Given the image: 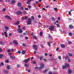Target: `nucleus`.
<instances>
[{
	"label": "nucleus",
	"mask_w": 74,
	"mask_h": 74,
	"mask_svg": "<svg viewBox=\"0 0 74 74\" xmlns=\"http://www.w3.org/2000/svg\"><path fill=\"white\" fill-rule=\"evenodd\" d=\"M40 66L39 67V69H43L44 68V65L42 64H40Z\"/></svg>",
	"instance_id": "f257e3e1"
},
{
	"label": "nucleus",
	"mask_w": 74,
	"mask_h": 74,
	"mask_svg": "<svg viewBox=\"0 0 74 74\" xmlns=\"http://www.w3.org/2000/svg\"><path fill=\"white\" fill-rule=\"evenodd\" d=\"M33 49H35L36 51H37V45H34L33 46Z\"/></svg>",
	"instance_id": "f03ea898"
},
{
	"label": "nucleus",
	"mask_w": 74,
	"mask_h": 74,
	"mask_svg": "<svg viewBox=\"0 0 74 74\" xmlns=\"http://www.w3.org/2000/svg\"><path fill=\"white\" fill-rule=\"evenodd\" d=\"M16 14L17 15H22V12L20 11H17L16 12Z\"/></svg>",
	"instance_id": "7ed1b4c3"
},
{
	"label": "nucleus",
	"mask_w": 74,
	"mask_h": 74,
	"mask_svg": "<svg viewBox=\"0 0 74 74\" xmlns=\"http://www.w3.org/2000/svg\"><path fill=\"white\" fill-rule=\"evenodd\" d=\"M30 60V59L29 58H27V60H23V62L24 63H27Z\"/></svg>",
	"instance_id": "20e7f679"
},
{
	"label": "nucleus",
	"mask_w": 74,
	"mask_h": 74,
	"mask_svg": "<svg viewBox=\"0 0 74 74\" xmlns=\"http://www.w3.org/2000/svg\"><path fill=\"white\" fill-rule=\"evenodd\" d=\"M54 29V27L53 26V25H51L49 28V30H52Z\"/></svg>",
	"instance_id": "39448f33"
},
{
	"label": "nucleus",
	"mask_w": 74,
	"mask_h": 74,
	"mask_svg": "<svg viewBox=\"0 0 74 74\" xmlns=\"http://www.w3.org/2000/svg\"><path fill=\"white\" fill-rule=\"evenodd\" d=\"M13 43L15 45H18V42H17V41L16 40H14L13 41Z\"/></svg>",
	"instance_id": "423d86ee"
},
{
	"label": "nucleus",
	"mask_w": 74,
	"mask_h": 74,
	"mask_svg": "<svg viewBox=\"0 0 74 74\" xmlns=\"http://www.w3.org/2000/svg\"><path fill=\"white\" fill-rule=\"evenodd\" d=\"M31 24V19L30 18H29L28 19V22L27 23V25H29Z\"/></svg>",
	"instance_id": "0eeeda50"
},
{
	"label": "nucleus",
	"mask_w": 74,
	"mask_h": 74,
	"mask_svg": "<svg viewBox=\"0 0 74 74\" xmlns=\"http://www.w3.org/2000/svg\"><path fill=\"white\" fill-rule=\"evenodd\" d=\"M5 18H8V19H11V18L9 16L6 15L5 16Z\"/></svg>",
	"instance_id": "6e6552de"
},
{
	"label": "nucleus",
	"mask_w": 74,
	"mask_h": 74,
	"mask_svg": "<svg viewBox=\"0 0 74 74\" xmlns=\"http://www.w3.org/2000/svg\"><path fill=\"white\" fill-rule=\"evenodd\" d=\"M18 32H19V33H22V32H23V31H22V30L20 28H19L18 29Z\"/></svg>",
	"instance_id": "1a4fd4ad"
},
{
	"label": "nucleus",
	"mask_w": 74,
	"mask_h": 74,
	"mask_svg": "<svg viewBox=\"0 0 74 74\" xmlns=\"http://www.w3.org/2000/svg\"><path fill=\"white\" fill-rule=\"evenodd\" d=\"M26 51L23 50L22 51V55H25V53H26Z\"/></svg>",
	"instance_id": "9d476101"
},
{
	"label": "nucleus",
	"mask_w": 74,
	"mask_h": 74,
	"mask_svg": "<svg viewBox=\"0 0 74 74\" xmlns=\"http://www.w3.org/2000/svg\"><path fill=\"white\" fill-rule=\"evenodd\" d=\"M32 2V0H28L27 2V4H30V3Z\"/></svg>",
	"instance_id": "9b49d317"
},
{
	"label": "nucleus",
	"mask_w": 74,
	"mask_h": 74,
	"mask_svg": "<svg viewBox=\"0 0 74 74\" xmlns=\"http://www.w3.org/2000/svg\"><path fill=\"white\" fill-rule=\"evenodd\" d=\"M19 23H20V21H18L16 22L15 23V24L16 25H18L19 24Z\"/></svg>",
	"instance_id": "f8f14e48"
},
{
	"label": "nucleus",
	"mask_w": 74,
	"mask_h": 74,
	"mask_svg": "<svg viewBox=\"0 0 74 74\" xmlns=\"http://www.w3.org/2000/svg\"><path fill=\"white\" fill-rule=\"evenodd\" d=\"M10 59H12V60H14L15 59V57H14V56H10Z\"/></svg>",
	"instance_id": "ddd939ff"
},
{
	"label": "nucleus",
	"mask_w": 74,
	"mask_h": 74,
	"mask_svg": "<svg viewBox=\"0 0 74 74\" xmlns=\"http://www.w3.org/2000/svg\"><path fill=\"white\" fill-rule=\"evenodd\" d=\"M3 73H5V74H8V72L7 70H3Z\"/></svg>",
	"instance_id": "4468645a"
},
{
	"label": "nucleus",
	"mask_w": 74,
	"mask_h": 74,
	"mask_svg": "<svg viewBox=\"0 0 74 74\" xmlns=\"http://www.w3.org/2000/svg\"><path fill=\"white\" fill-rule=\"evenodd\" d=\"M17 5L18 7H20V6L22 5V3H21V2H19L18 3Z\"/></svg>",
	"instance_id": "2eb2a0df"
},
{
	"label": "nucleus",
	"mask_w": 74,
	"mask_h": 74,
	"mask_svg": "<svg viewBox=\"0 0 74 74\" xmlns=\"http://www.w3.org/2000/svg\"><path fill=\"white\" fill-rule=\"evenodd\" d=\"M61 48H64V47H65V45L64 44L61 45Z\"/></svg>",
	"instance_id": "dca6fc26"
},
{
	"label": "nucleus",
	"mask_w": 74,
	"mask_h": 74,
	"mask_svg": "<svg viewBox=\"0 0 74 74\" xmlns=\"http://www.w3.org/2000/svg\"><path fill=\"white\" fill-rule=\"evenodd\" d=\"M49 37L50 39H52V37L51 36V34H49Z\"/></svg>",
	"instance_id": "f3484780"
},
{
	"label": "nucleus",
	"mask_w": 74,
	"mask_h": 74,
	"mask_svg": "<svg viewBox=\"0 0 74 74\" xmlns=\"http://www.w3.org/2000/svg\"><path fill=\"white\" fill-rule=\"evenodd\" d=\"M51 19L52 20V21H55V18L53 17H52L51 18Z\"/></svg>",
	"instance_id": "a211bd4d"
},
{
	"label": "nucleus",
	"mask_w": 74,
	"mask_h": 74,
	"mask_svg": "<svg viewBox=\"0 0 74 74\" xmlns=\"http://www.w3.org/2000/svg\"><path fill=\"white\" fill-rule=\"evenodd\" d=\"M69 27H70V29H72L73 28V26L72 25H71L69 26Z\"/></svg>",
	"instance_id": "6ab92c4d"
},
{
	"label": "nucleus",
	"mask_w": 74,
	"mask_h": 74,
	"mask_svg": "<svg viewBox=\"0 0 74 74\" xmlns=\"http://www.w3.org/2000/svg\"><path fill=\"white\" fill-rule=\"evenodd\" d=\"M65 66L66 67H69V64H65Z\"/></svg>",
	"instance_id": "aec40b11"
},
{
	"label": "nucleus",
	"mask_w": 74,
	"mask_h": 74,
	"mask_svg": "<svg viewBox=\"0 0 74 74\" xmlns=\"http://www.w3.org/2000/svg\"><path fill=\"white\" fill-rule=\"evenodd\" d=\"M22 45H23V47H25L26 46V44H25L24 43H23Z\"/></svg>",
	"instance_id": "412c9836"
},
{
	"label": "nucleus",
	"mask_w": 74,
	"mask_h": 74,
	"mask_svg": "<svg viewBox=\"0 0 74 74\" xmlns=\"http://www.w3.org/2000/svg\"><path fill=\"white\" fill-rule=\"evenodd\" d=\"M69 36H71L73 35V34L71 32H69Z\"/></svg>",
	"instance_id": "4be33fe9"
},
{
	"label": "nucleus",
	"mask_w": 74,
	"mask_h": 74,
	"mask_svg": "<svg viewBox=\"0 0 74 74\" xmlns=\"http://www.w3.org/2000/svg\"><path fill=\"white\" fill-rule=\"evenodd\" d=\"M48 71V69H46L45 70V71L43 72V73H47Z\"/></svg>",
	"instance_id": "5701e85b"
},
{
	"label": "nucleus",
	"mask_w": 74,
	"mask_h": 74,
	"mask_svg": "<svg viewBox=\"0 0 74 74\" xmlns=\"http://www.w3.org/2000/svg\"><path fill=\"white\" fill-rule=\"evenodd\" d=\"M4 27L5 29L7 30H8V29H9V27L7 26H5Z\"/></svg>",
	"instance_id": "b1692460"
},
{
	"label": "nucleus",
	"mask_w": 74,
	"mask_h": 74,
	"mask_svg": "<svg viewBox=\"0 0 74 74\" xmlns=\"http://www.w3.org/2000/svg\"><path fill=\"white\" fill-rule=\"evenodd\" d=\"M2 58H3V54H0V58L2 59Z\"/></svg>",
	"instance_id": "393cba45"
},
{
	"label": "nucleus",
	"mask_w": 74,
	"mask_h": 74,
	"mask_svg": "<svg viewBox=\"0 0 74 74\" xmlns=\"http://www.w3.org/2000/svg\"><path fill=\"white\" fill-rule=\"evenodd\" d=\"M24 66H25V67H29V65L27 64H24Z\"/></svg>",
	"instance_id": "a878e982"
},
{
	"label": "nucleus",
	"mask_w": 74,
	"mask_h": 74,
	"mask_svg": "<svg viewBox=\"0 0 74 74\" xmlns=\"http://www.w3.org/2000/svg\"><path fill=\"white\" fill-rule=\"evenodd\" d=\"M7 69H8V70H9V69H10V66L8 65L7 66Z\"/></svg>",
	"instance_id": "bb28decb"
},
{
	"label": "nucleus",
	"mask_w": 74,
	"mask_h": 74,
	"mask_svg": "<svg viewBox=\"0 0 74 74\" xmlns=\"http://www.w3.org/2000/svg\"><path fill=\"white\" fill-rule=\"evenodd\" d=\"M62 69H66V66H62Z\"/></svg>",
	"instance_id": "cd10ccee"
},
{
	"label": "nucleus",
	"mask_w": 74,
	"mask_h": 74,
	"mask_svg": "<svg viewBox=\"0 0 74 74\" xmlns=\"http://www.w3.org/2000/svg\"><path fill=\"white\" fill-rule=\"evenodd\" d=\"M69 56H73V55H72V54H71V53H69Z\"/></svg>",
	"instance_id": "c85d7f7f"
},
{
	"label": "nucleus",
	"mask_w": 74,
	"mask_h": 74,
	"mask_svg": "<svg viewBox=\"0 0 74 74\" xmlns=\"http://www.w3.org/2000/svg\"><path fill=\"white\" fill-rule=\"evenodd\" d=\"M15 1L14 0L12 1L11 2V3H12V4H14L15 3Z\"/></svg>",
	"instance_id": "c756f323"
},
{
	"label": "nucleus",
	"mask_w": 74,
	"mask_h": 74,
	"mask_svg": "<svg viewBox=\"0 0 74 74\" xmlns=\"http://www.w3.org/2000/svg\"><path fill=\"white\" fill-rule=\"evenodd\" d=\"M33 38H34V39L36 40V39H37V36H34L33 37Z\"/></svg>",
	"instance_id": "7c9ffc66"
},
{
	"label": "nucleus",
	"mask_w": 74,
	"mask_h": 74,
	"mask_svg": "<svg viewBox=\"0 0 74 74\" xmlns=\"http://www.w3.org/2000/svg\"><path fill=\"white\" fill-rule=\"evenodd\" d=\"M0 44L2 45H4V43L3 42L0 41Z\"/></svg>",
	"instance_id": "2f4dec72"
},
{
	"label": "nucleus",
	"mask_w": 74,
	"mask_h": 74,
	"mask_svg": "<svg viewBox=\"0 0 74 74\" xmlns=\"http://www.w3.org/2000/svg\"><path fill=\"white\" fill-rule=\"evenodd\" d=\"M40 36H42V32H40Z\"/></svg>",
	"instance_id": "473e14b6"
},
{
	"label": "nucleus",
	"mask_w": 74,
	"mask_h": 74,
	"mask_svg": "<svg viewBox=\"0 0 74 74\" xmlns=\"http://www.w3.org/2000/svg\"><path fill=\"white\" fill-rule=\"evenodd\" d=\"M58 58L59 60H61V59H62V58H61V56H59L58 57Z\"/></svg>",
	"instance_id": "72a5a7b5"
},
{
	"label": "nucleus",
	"mask_w": 74,
	"mask_h": 74,
	"mask_svg": "<svg viewBox=\"0 0 74 74\" xmlns=\"http://www.w3.org/2000/svg\"><path fill=\"white\" fill-rule=\"evenodd\" d=\"M68 72L69 73V74H70V73H71V70L70 69H69L68 70Z\"/></svg>",
	"instance_id": "f704fd0d"
},
{
	"label": "nucleus",
	"mask_w": 74,
	"mask_h": 74,
	"mask_svg": "<svg viewBox=\"0 0 74 74\" xmlns=\"http://www.w3.org/2000/svg\"><path fill=\"white\" fill-rule=\"evenodd\" d=\"M68 56H66L65 58V60H67V59H68Z\"/></svg>",
	"instance_id": "c9c22d12"
},
{
	"label": "nucleus",
	"mask_w": 74,
	"mask_h": 74,
	"mask_svg": "<svg viewBox=\"0 0 74 74\" xmlns=\"http://www.w3.org/2000/svg\"><path fill=\"white\" fill-rule=\"evenodd\" d=\"M21 8L22 10H24V8H23V7H21Z\"/></svg>",
	"instance_id": "e433bc0d"
},
{
	"label": "nucleus",
	"mask_w": 74,
	"mask_h": 74,
	"mask_svg": "<svg viewBox=\"0 0 74 74\" xmlns=\"http://www.w3.org/2000/svg\"><path fill=\"white\" fill-rule=\"evenodd\" d=\"M54 11H57L58 10V8H55L53 9Z\"/></svg>",
	"instance_id": "4c0bfd02"
},
{
	"label": "nucleus",
	"mask_w": 74,
	"mask_h": 74,
	"mask_svg": "<svg viewBox=\"0 0 74 74\" xmlns=\"http://www.w3.org/2000/svg\"><path fill=\"white\" fill-rule=\"evenodd\" d=\"M3 52V49L1 48H0V52Z\"/></svg>",
	"instance_id": "58836bf2"
},
{
	"label": "nucleus",
	"mask_w": 74,
	"mask_h": 74,
	"mask_svg": "<svg viewBox=\"0 0 74 74\" xmlns=\"http://www.w3.org/2000/svg\"><path fill=\"white\" fill-rule=\"evenodd\" d=\"M6 10V8H4L3 9V10H2V11H5Z\"/></svg>",
	"instance_id": "ea45409f"
},
{
	"label": "nucleus",
	"mask_w": 74,
	"mask_h": 74,
	"mask_svg": "<svg viewBox=\"0 0 74 74\" xmlns=\"http://www.w3.org/2000/svg\"><path fill=\"white\" fill-rule=\"evenodd\" d=\"M31 19H32V20H34V16H32L31 17Z\"/></svg>",
	"instance_id": "a19ab883"
},
{
	"label": "nucleus",
	"mask_w": 74,
	"mask_h": 74,
	"mask_svg": "<svg viewBox=\"0 0 74 74\" xmlns=\"http://www.w3.org/2000/svg\"><path fill=\"white\" fill-rule=\"evenodd\" d=\"M8 62H9V61H8V60H5V62L6 63H8Z\"/></svg>",
	"instance_id": "79ce46f5"
},
{
	"label": "nucleus",
	"mask_w": 74,
	"mask_h": 74,
	"mask_svg": "<svg viewBox=\"0 0 74 74\" xmlns=\"http://www.w3.org/2000/svg\"><path fill=\"white\" fill-rule=\"evenodd\" d=\"M11 51V50L10 49H8L7 50L8 52H10Z\"/></svg>",
	"instance_id": "37998d69"
},
{
	"label": "nucleus",
	"mask_w": 74,
	"mask_h": 74,
	"mask_svg": "<svg viewBox=\"0 0 74 74\" xmlns=\"http://www.w3.org/2000/svg\"><path fill=\"white\" fill-rule=\"evenodd\" d=\"M69 15H71V12H70V11H69Z\"/></svg>",
	"instance_id": "c03bdc74"
},
{
	"label": "nucleus",
	"mask_w": 74,
	"mask_h": 74,
	"mask_svg": "<svg viewBox=\"0 0 74 74\" xmlns=\"http://www.w3.org/2000/svg\"><path fill=\"white\" fill-rule=\"evenodd\" d=\"M18 52L19 54H21V51H18Z\"/></svg>",
	"instance_id": "a18cd8bd"
},
{
	"label": "nucleus",
	"mask_w": 74,
	"mask_h": 74,
	"mask_svg": "<svg viewBox=\"0 0 74 74\" xmlns=\"http://www.w3.org/2000/svg\"><path fill=\"white\" fill-rule=\"evenodd\" d=\"M68 44H72V42H71L69 41L68 42Z\"/></svg>",
	"instance_id": "49530a36"
},
{
	"label": "nucleus",
	"mask_w": 74,
	"mask_h": 74,
	"mask_svg": "<svg viewBox=\"0 0 74 74\" xmlns=\"http://www.w3.org/2000/svg\"><path fill=\"white\" fill-rule=\"evenodd\" d=\"M52 74V72L50 71L49 72V74Z\"/></svg>",
	"instance_id": "de8ad7c7"
},
{
	"label": "nucleus",
	"mask_w": 74,
	"mask_h": 74,
	"mask_svg": "<svg viewBox=\"0 0 74 74\" xmlns=\"http://www.w3.org/2000/svg\"><path fill=\"white\" fill-rule=\"evenodd\" d=\"M48 44L49 46H51V44H50V43H49V42H48Z\"/></svg>",
	"instance_id": "09e8293b"
},
{
	"label": "nucleus",
	"mask_w": 74,
	"mask_h": 74,
	"mask_svg": "<svg viewBox=\"0 0 74 74\" xmlns=\"http://www.w3.org/2000/svg\"><path fill=\"white\" fill-rule=\"evenodd\" d=\"M42 59H43V58L42 57H40V60H41Z\"/></svg>",
	"instance_id": "8fccbe9b"
},
{
	"label": "nucleus",
	"mask_w": 74,
	"mask_h": 74,
	"mask_svg": "<svg viewBox=\"0 0 74 74\" xmlns=\"http://www.w3.org/2000/svg\"><path fill=\"white\" fill-rule=\"evenodd\" d=\"M25 10H26V11H28L29 10V9L27 8H26L25 9Z\"/></svg>",
	"instance_id": "3c124183"
},
{
	"label": "nucleus",
	"mask_w": 74,
	"mask_h": 74,
	"mask_svg": "<svg viewBox=\"0 0 74 74\" xmlns=\"http://www.w3.org/2000/svg\"><path fill=\"white\" fill-rule=\"evenodd\" d=\"M45 55L46 56H48V54H47V53H45Z\"/></svg>",
	"instance_id": "603ef678"
},
{
	"label": "nucleus",
	"mask_w": 74,
	"mask_h": 74,
	"mask_svg": "<svg viewBox=\"0 0 74 74\" xmlns=\"http://www.w3.org/2000/svg\"><path fill=\"white\" fill-rule=\"evenodd\" d=\"M36 63H37V62L36 61H34L33 62V64H36Z\"/></svg>",
	"instance_id": "864d4df0"
},
{
	"label": "nucleus",
	"mask_w": 74,
	"mask_h": 74,
	"mask_svg": "<svg viewBox=\"0 0 74 74\" xmlns=\"http://www.w3.org/2000/svg\"><path fill=\"white\" fill-rule=\"evenodd\" d=\"M1 65L2 66H3L4 65V63L2 62L1 63Z\"/></svg>",
	"instance_id": "5fc2aeb1"
},
{
	"label": "nucleus",
	"mask_w": 74,
	"mask_h": 74,
	"mask_svg": "<svg viewBox=\"0 0 74 74\" xmlns=\"http://www.w3.org/2000/svg\"><path fill=\"white\" fill-rule=\"evenodd\" d=\"M43 60L44 61V62H47V60L45 59H43Z\"/></svg>",
	"instance_id": "6e6d98bb"
},
{
	"label": "nucleus",
	"mask_w": 74,
	"mask_h": 74,
	"mask_svg": "<svg viewBox=\"0 0 74 74\" xmlns=\"http://www.w3.org/2000/svg\"><path fill=\"white\" fill-rule=\"evenodd\" d=\"M28 7L29 8H32L31 6L30 5L28 6Z\"/></svg>",
	"instance_id": "4d7b16f0"
},
{
	"label": "nucleus",
	"mask_w": 74,
	"mask_h": 74,
	"mask_svg": "<svg viewBox=\"0 0 74 74\" xmlns=\"http://www.w3.org/2000/svg\"><path fill=\"white\" fill-rule=\"evenodd\" d=\"M26 13H27L26 11H24L23 14H26Z\"/></svg>",
	"instance_id": "13d9d810"
},
{
	"label": "nucleus",
	"mask_w": 74,
	"mask_h": 74,
	"mask_svg": "<svg viewBox=\"0 0 74 74\" xmlns=\"http://www.w3.org/2000/svg\"><path fill=\"white\" fill-rule=\"evenodd\" d=\"M37 57L38 59H40V57L39 55H37Z\"/></svg>",
	"instance_id": "bf43d9fd"
},
{
	"label": "nucleus",
	"mask_w": 74,
	"mask_h": 74,
	"mask_svg": "<svg viewBox=\"0 0 74 74\" xmlns=\"http://www.w3.org/2000/svg\"><path fill=\"white\" fill-rule=\"evenodd\" d=\"M56 25L58 27H59V25L58 24H56Z\"/></svg>",
	"instance_id": "052dcab7"
},
{
	"label": "nucleus",
	"mask_w": 74,
	"mask_h": 74,
	"mask_svg": "<svg viewBox=\"0 0 74 74\" xmlns=\"http://www.w3.org/2000/svg\"><path fill=\"white\" fill-rule=\"evenodd\" d=\"M21 19L22 20H23V21H24V20H25V18H23V17H21Z\"/></svg>",
	"instance_id": "680f3d73"
},
{
	"label": "nucleus",
	"mask_w": 74,
	"mask_h": 74,
	"mask_svg": "<svg viewBox=\"0 0 74 74\" xmlns=\"http://www.w3.org/2000/svg\"><path fill=\"white\" fill-rule=\"evenodd\" d=\"M9 36H12V34L10 33L9 34Z\"/></svg>",
	"instance_id": "e2e57ef3"
},
{
	"label": "nucleus",
	"mask_w": 74,
	"mask_h": 74,
	"mask_svg": "<svg viewBox=\"0 0 74 74\" xmlns=\"http://www.w3.org/2000/svg\"><path fill=\"white\" fill-rule=\"evenodd\" d=\"M25 20L27 19V17L25 16Z\"/></svg>",
	"instance_id": "0e129e2a"
},
{
	"label": "nucleus",
	"mask_w": 74,
	"mask_h": 74,
	"mask_svg": "<svg viewBox=\"0 0 74 74\" xmlns=\"http://www.w3.org/2000/svg\"><path fill=\"white\" fill-rule=\"evenodd\" d=\"M58 21H60V17L58 18Z\"/></svg>",
	"instance_id": "69168bd1"
},
{
	"label": "nucleus",
	"mask_w": 74,
	"mask_h": 74,
	"mask_svg": "<svg viewBox=\"0 0 74 74\" xmlns=\"http://www.w3.org/2000/svg\"><path fill=\"white\" fill-rule=\"evenodd\" d=\"M23 35H27V34L26 33H24L23 34Z\"/></svg>",
	"instance_id": "338daca9"
},
{
	"label": "nucleus",
	"mask_w": 74,
	"mask_h": 74,
	"mask_svg": "<svg viewBox=\"0 0 74 74\" xmlns=\"http://www.w3.org/2000/svg\"><path fill=\"white\" fill-rule=\"evenodd\" d=\"M38 17L39 18H41V16L40 15H39L38 16Z\"/></svg>",
	"instance_id": "774afa93"
}]
</instances>
